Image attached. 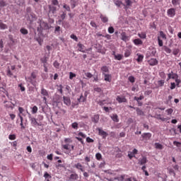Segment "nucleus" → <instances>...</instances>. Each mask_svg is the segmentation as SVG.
Returning <instances> with one entry per match:
<instances>
[{"label":"nucleus","mask_w":181,"mask_h":181,"mask_svg":"<svg viewBox=\"0 0 181 181\" xmlns=\"http://www.w3.org/2000/svg\"><path fill=\"white\" fill-rule=\"evenodd\" d=\"M36 77H37L36 74L35 72H32L30 74V76L29 77L25 76V78L28 83H30L32 86H34V87H36V84H37Z\"/></svg>","instance_id":"nucleus-1"},{"label":"nucleus","mask_w":181,"mask_h":181,"mask_svg":"<svg viewBox=\"0 0 181 181\" xmlns=\"http://www.w3.org/2000/svg\"><path fill=\"white\" fill-rule=\"evenodd\" d=\"M52 28L51 25H49V24L45 21H40V27L37 28V32H42V30H49Z\"/></svg>","instance_id":"nucleus-2"},{"label":"nucleus","mask_w":181,"mask_h":181,"mask_svg":"<svg viewBox=\"0 0 181 181\" xmlns=\"http://www.w3.org/2000/svg\"><path fill=\"white\" fill-rule=\"evenodd\" d=\"M28 118L33 127H40V124H39V122H37V121L36 120V118L33 117L32 115H30V114H29Z\"/></svg>","instance_id":"nucleus-3"},{"label":"nucleus","mask_w":181,"mask_h":181,"mask_svg":"<svg viewBox=\"0 0 181 181\" xmlns=\"http://www.w3.org/2000/svg\"><path fill=\"white\" fill-rule=\"evenodd\" d=\"M167 14L169 18H174L175 15H176V9L173 8H169L167 11Z\"/></svg>","instance_id":"nucleus-4"},{"label":"nucleus","mask_w":181,"mask_h":181,"mask_svg":"<svg viewBox=\"0 0 181 181\" xmlns=\"http://www.w3.org/2000/svg\"><path fill=\"white\" fill-rule=\"evenodd\" d=\"M97 130L98 131V134L100 136H103L104 139L107 138L108 133H107L105 131L103 130L102 129L98 128Z\"/></svg>","instance_id":"nucleus-5"},{"label":"nucleus","mask_w":181,"mask_h":181,"mask_svg":"<svg viewBox=\"0 0 181 181\" xmlns=\"http://www.w3.org/2000/svg\"><path fill=\"white\" fill-rule=\"evenodd\" d=\"M63 100L64 104H65V105H67L68 107H70V105H71V100H70V98L64 96Z\"/></svg>","instance_id":"nucleus-6"},{"label":"nucleus","mask_w":181,"mask_h":181,"mask_svg":"<svg viewBox=\"0 0 181 181\" xmlns=\"http://www.w3.org/2000/svg\"><path fill=\"white\" fill-rule=\"evenodd\" d=\"M124 179H125V175H120L119 177H116L113 179H107V180H108V181H115V180L124 181Z\"/></svg>","instance_id":"nucleus-7"},{"label":"nucleus","mask_w":181,"mask_h":181,"mask_svg":"<svg viewBox=\"0 0 181 181\" xmlns=\"http://www.w3.org/2000/svg\"><path fill=\"white\" fill-rule=\"evenodd\" d=\"M92 122H94V124H98V122L100 121V115H95L91 117Z\"/></svg>","instance_id":"nucleus-8"},{"label":"nucleus","mask_w":181,"mask_h":181,"mask_svg":"<svg viewBox=\"0 0 181 181\" xmlns=\"http://www.w3.org/2000/svg\"><path fill=\"white\" fill-rule=\"evenodd\" d=\"M148 63L150 66H156L158 64V59L155 58H151L150 60L148 61Z\"/></svg>","instance_id":"nucleus-9"},{"label":"nucleus","mask_w":181,"mask_h":181,"mask_svg":"<svg viewBox=\"0 0 181 181\" xmlns=\"http://www.w3.org/2000/svg\"><path fill=\"white\" fill-rule=\"evenodd\" d=\"M134 110H136L137 115L140 117H144V115H145L144 111H142V110H141L139 107H134Z\"/></svg>","instance_id":"nucleus-10"},{"label":"nucleus","mask_w":181,"mask_h":181,"mask_svg":"<svg viewBox=\"0 0 181 181\" xmlns=\"http://www.w3.org/2000/svg\"><path fill=\"white\" fill-rule=\"evenodd\" d=\"M116 101H118L119 104H121V103H127V98L118 95L116 98Z\"/></svg>","instance_id":"nucleus-11"},{"label":"nucleus","mask_w":181,"mask_h":181,"mask_svg":"<svg viewBox=\"0 0 181 181\" xmlns=\"http://www.w3.org/2000/svg\"><path fill=\"white\" fill-rule=\"evenodd\" d=\"M77 46L78 47L79 52H81L82 53H86V50H84L86 47L84 46V45L79 42L78 43Z\"/></svg>","instance_id":"nucleus-12"},{"label":"nucleus","mask_w":181,"mask_h":181,"mask_svg":"<svg viewBox=\"0 0 181 181\" xmlns=\"http://www.w3.org/2000/svg\"><path fill=\"white\" fill-rule=\"evenodd\" d=\"M148 162V159L146 157L144 156L142 158H140L139 160V165H145Z\"/></svg>","instance_id":"nucleus-13"},{"label":"nucleus","mask_w":181,"mask_h":181,"mask_svg":"<svg viewBox=\"0 0 181 181\" xmlns=\"http://www.w3.org/2000/svg\"><path fill=\"white\" fill-rule=\"evenodd\" d=\"M133 43L136 45V46H139L141 45H142L144 43V42L141 41V39L137 38L133 40Z\"/></svg>","instance_id":"nucleus-14"},{"label":"nucleus","mask_w":181,"mask_h":181,"mask_svg":"<svg viewBox=\"0 0 181 181\" xmlns=\"http://www.w3.org/2000/svg\"><path fill=\"white\" fill-rule=\"evenodd\" d=\"M100 70L103 72V75L106 74L105 73L110 72V69H108V66H102Z\"/></svg>","instance_id":"nucleus-15"},{"label":"nucleus","mask_w":181,"mask_h":181,"mask_svg":"<svg viewBox=\"0 0 181 181\" xmlns=\"http://www.w3.org/2000/svg\"><path fill=\"white\" fill-rule=\"evenodd\" d=\"M100 18L103 23H107L108 22V17H107V16L100 14Z\"/></svg>","instance_id":"nucleus-16"},{"label":"nucleus","mask_w":181,"mask_h":181,"mask_svg":"<svg viewBox=\"0 0 181 181\" xmlns=\"http://www.w3.org/2000/svg\"><path fill=\"white\" fill-rule=\"evenodd\" d=\"M103 76L105 77V81H108L109 83H111V80H112L111 74H103Z\"/></svg>","instance_id":"nucleus-17"},{"label":"nucleus","mask_w":181,"mask_h":181,"mask_svg":"<svg viewBox=\"0 0 181 181\" xmlns=\"http://www.w3.org/2000/svg\"><path fill=\"white\" fill-rule=\"evenodd\" d=\"M141 136L144 138V139H151L152 137V134L151 133H144Z\"/></svg>","instance_id":"nucleus-18"},{"label":"nucleus","mask_w":181,"mask_h":181,"mask_svg":"<svg viewBox=\"0 0 181 181\" xmlns=\"http://www.w3.org/2000/svg\"><path fill=\"white\" fill-rule=\"evenodd\" d=\"M41 94L43 95V97H49V92L44 88H42L41 89Z\"/></svg>","instance_id":"nucleus-19"},{"label":"nucleus","mask_w":181,"mask_h":181,"mask_svg":"<svg viewBox=\"0 0 181 181\" xmlns=\"http://www.w3.org/2000/svg\"><path fill=\"white\" fill-rule=\"evenodd\" d=\"M0 29L1 30H5V29H8V25L4 23L1 20H0Z\"/></svg>","instance_id":"nucleus-20"},{"label":"nucleus","mask_w":181,"mask_h":181,"mask_svg":"<svg viewBox=\"0 0 181 181\" xmlns=\"http://www.w3.org/2000/svg\"><path fill=\"white\" fill-rule=\"evenodd\" d=\"M121 36V39L123 42H128V36H127V33L125 32L122 33Z\"/></svg>","instance_id":"nucleus-21"},{"label":"nucleus","mask_w":181,"mask_h":181,"mask_svg":"<svg viewBox=\"0 0 181 181\" xmlns=\"http://www.w3.org/2000/svg\"><path fill=\"white\" fill-rule=\"evenodd\" d=\"M168 80H170V78H173V80H175V78H177V77H179V75H177V74H174L172 75V74H168Z\"/></svg>","instance_id":"nucleus-22"},{"label":"nucleus","mask_w":181,"mask_h":181,"mask_svg":"<svg viewBox=\"0 0 181 181\" xmlns=\"http://www.w3.org/2000/svg\"><path fill=\"white\" fill-rule=\"evenodd\" d=\"M111 119L114 122H119V119H118V115L114 114L112 116H111Z\"/></svg>","instance_id":"nucleus-23"},{"label":"nucleus","mask_w":181,"mask_h":181,"mask_svg":"<svg viewBox=\"0 0 181 181\" xmlns=\"http://www.w3.org/2000/svg\"><path fill=\"white\" fill-rule=\"evenodd\" d=\"M69 179L71 180H77V179H78V175L76 173L71 174Z\"/></svg>","instance_id":"nucleus-24"},{"label":"nucleus","mask_w":181,"mask_h":181,"mask_svg":"<svg viewBox=\"0 0 181 181\" xmlns=\"http://www.w3.org/2000/svg\"><path fill=\"white\" fill-rule=\"evenodd\" d=\"M137 59H136V62L138 63H141V62L144 61V55L141 54H137Z\"/></svg>","instance_id":"nucleus-25"},{"label":"nucleus","mask_w":181,"mask_h":181,"mask_svg":"<svg viewBox=\"0 0 181 181\" xmlns=\"http://www.w3.org/2000/svg\"><path fill=\"white\" fill-rule=\"evenodd\" d=\"M18 117L21 119L20 125L21 127V129H25V126L23 125V117H22V115H21V114H18Z\"/></svg>","instance_id":"nucleus-26"},{"label":"nucleus","mask_w":181,"mask_h":181,"mask_svg":"<svg viewBox=\"0 0 181 181\" xmlns=\"http://www.w3.org/2000/svg\"><path fill=\"white\" fill-rule=\"evenodd\" d=\"M60 30H61L60 26L57 25V26L55 27L54 33L55 35H57V36H59V35H60Z\"/></svg>","instance_id":"nucleus-27"},{"label":"nucleus","mask_w":181,"mask_h":181,"mask_svg":"<svg viewBox=\"0 0 181 181\" xmlns=\"http://www.w3.org/2000/svg\"><path fill=\"white\" fill-rule=\"evenodd\" d=\"M131 56V49H126L124 50V57H129Z\"/></svg>","instance_id":"nucleus-28"},{"label":"nucleus","mask_w":181,"mask_h":181,"mask_svg":"<svg viewBox=\"0 0 181 181\" xmlns=\"http://www.w3.org/2000/svg\"><path fill=\"white\" fill-rule=\"evenodd\" d=\"M75 168H76V169H79V170H81V172H84V170L83 169V165L80 163L76 164Z\"/></svg>","instance_id":"nucleus-29"},{"label":"nucleus","mask_w":181,"mask_h":181,"mask_svg":"<svg viewBox=\"0 0 181 181\" xmlns=\"http://www.w3.org/2000/svg\"><path fill=\"white\" fill-rule=\"evenodd\" d=\"M20 32L22 35H28L29 33V31L25 28H21Z\"/></svg>","instance_id":"nucleus-30"},{"label":"nucleus","mask_w":181,"mask_h":181,"mask_svg":"<svg viewBox=\"0 0 181 181\" xmlns=\"http://www.w3.org/2000/svg\"><path fill=\"white\" fill-rule=\"evenodd\" d=\"M4 104H5L4 107L6 108H11L12 107L11 102H8L6 100H4Z\"/></svg>","instance_id":"nucleus-31"},{"label":"nucleus","mask_w":181,"mask_h":181,"mask_svg":"<svg viewBox=\"0 0 181 181\" xmlns=\"http://www.w3.org/2000/svg\"><path fill=\"white\" fill-rule=\"evenodd\" d=\"M138 36L140 39H146V33H138Z\"/></svg>","instance_id":"nucleus-32"},{"label":"nucleus","mask_w":181,"mask_h":181,"mask_svg":"<svg viewBox=\"0 0 181 181\" xmlns=\"http://www.w3.org/2000/svg\"><path fill=\"white\" fill-rule=\"evenodd\" d=\"M155 146L156 149H163V146L159 143H155Z\"/></svg>","instance_id":"nucleus-33"},{"label":"nucleus","mask_w":181,"mask_h":181,"mask_svg":"<svg viewBox=\"0 0 181 181\" xmlns=\"http://www.w3.org/2000/svg\"><path fill=\"white\" fill-rule=\"evenodd\" d=\"M81 103H86V100H87V95L86 96H83V94L80 96Z\"/></svg>","instance_id":"nucleus-34"},{"label":"nucleus","mask_w":181,"mask_h":181,"mask_svg":"<svg viewBox=\"0 0 181 181\" xmlns=\"http://www.w3.org/2000/svg\"><path fill=\"white\" fill-rule=\"evenodd\" d=\"M163 49H164V51L168 54H170L172 53V49H170V48L166 47V46H164L163 47Z\"/></svg>","instance_id":"nucleus-35"},{"label":"nucleus","mask_w":181,"mask_h":181,"mask_svg":"<svg viewBox=\"0 0 181 181\" xmlns=\"http://www.w3.org/2000/svg\"><path fill=\"white\" fill-rule=\"evenodd\" d=\"M158 87H163L165 85V80H160L158 81Z\"/></svg>","instance_id":"nucleus-36"},{"label":"nucleus","mask_w":181,"mask_h":181,"mask_svg":"<svg viewBox=\"0 0 181 181\" xmlns=\"http://www.w3.org/2000/svg\"><path fill=\"white\" fill-rule=\"evenodd\" d=\"M179 52H180V49L175 48L173 51V54H174V56H177V54H179Z\"/></svg>","instance_id":"nucleus-37"},{"label":"nucleus","mask_w":181,"mask_h":181,"mask_svg":"<svg viewBox=\"0 0 181 181\" xmlns=\"http://www.w3.org/2000/svg\"><path fill=\"white\" fill-rule=\"evenodd\" d=\"M49 12H52V13H54L56 12V7L49 6Z\"/></svg>","instance_id":"nucleus-38"},{"label":"nucleus","mask_w":181,"mask_h":181,"mask_svg":"<svg viewBox=\"0 0 181 181\" xmlns=\"http://www.w3.org/2000/svg\"><path fill=\"white\" fill-rule=\"evenodd\" d=\"M115 60H122V54H118L117 55H115Z\"/></svg>","instance_id":"nucleus-39"},{"label":"nucleus","mask_w":181,"mask_h":181,"mask_svg":"<svg viewBox=\"0 0 181 181\" xmlns=\"http://www.w3.org/2000/svg\"><path fill=\"white\" fill-rule=\"evenodd\" d=\"M165 112H167L168 115H172L173 114V109L169 108L165 110Z\"/></svg>","instance_id":"nucleus-40"},{"label":"nucleus","mask_w":181,"mask_h":181,"mask_svg":"<svg viewBox=\"0 0 181 181\" xmlns=\"http://www.w3.org/2000/svg\"><path fill=\"white\" fill-rule=\"evenodd\" d=\"M124 2L126 4V6H132V1L131 0H124Z\"/></svg>","instance_id":"nucleus-41"},{"label":"nucleus","mask_w":181,"mask_h":181,"mask_svg":"<svg viewBox=\"0 0 181 181\" xmlns=\"http://www.w3.org/2000/svg\"><path fill=\"white\" fill-rule=\"evenodd\" d=\"M124 2L126 4V6H132V1L131 0H124Z\"/></svg>","instance_id":"nucleus-42"},{"label":"nucleus","mask_w":181,"mask_h":181,"mask_svg":"<svg viewBox=\"0 0 181 181\" xmlns=\"http://www.w3.org/2000/svg\"><path fill=\"white\" fill-rule=\"evenodd\" d=\"M107 30H108V33L110 34H112V33H114V32H115V30L114 29V27H112V26L109 27Z\"/></svg>","instance_id":"nucleus-43"},{"label":"nucleus","mask_w":181,"mask_h":181,"mask_svg":"<svg viewBox=\"0 0 181 181\" xmlns=\"http://www.w3.org/2000/svg\"><path fill=\"white\" fill-rule=\"evenodd\" d=\"M71 127L74 129H78V124L77 122L72 123Z\"/></svg>","instance_id":"nucleus-44"},{"label":"nucleus","mask_w":181,"mask_h":181,"mask_svg":"<svg viewBox=\"0 0 181 181\" xmlns=\"http://www.w3.org/2000/svg\"><path fill=\"white\" fill-rule=\"evenodd\" d=\"M115 5H116V6H118V8H119V6H121L122 5V1L117 0L115 1Z\"/></svg>","instance_id":"nucleus-45"},{"label":"nucleus","mask_w":181,"mask_h":181,"mask_svg":"<svg viewBox=\"0 0 181 181\" xmlns=\"http://www.w3.org/2000/svg\"><path fill=\"white\" fill-rule=\"evenodd\" d=\"M53 66L54 67H55V69H59V67H60V64L59 63V62L54 61L53 63Z\"/></svg>","instance_id":"nucleus-46"},{"label":"nucleus","mask_w":181,"mask_h":181,"mask_svg":"<svg viewBox=\"0 0 181 181\" xmlns=\"http://www.w3.org/2000/svg\"><path fill=\"white\" fill-rule=\"evenodd\" d=\"M158 46L160 47H162V46H163V41L160 40V37H158Z\"/></svg>","instance_id":"nucleus-47"},{"label":"nucleus","mask_w":181,"mask_h":181,"mask_svg":"<svg viewBox=\"0 0 181 181\" xmlns=\"http://www.w3.org/2000/svg\"><path fill=\"white\" fill-rule=\"evenodd\" d=\"M71 39H73L74 40H75V42H78V38L77 37V36L74 34H71L70 35Z\"/></svg>","instance_id":"nucleus-48"},{"label":"nucleus","mask_w":181,"mask_h":181,"mask_svg":"<svg viewBox=\"0 0 181 181\" xmlns=\"http://www.w3.org/2000/svg\"><path fill=\"white\" fill-rule=\"evenodd\" d=\"M8 139H10V141H15V139H16V136L15 134H10L8 136Z\"/></svg>","instance_id":"nucleus-49"},{"label":"nucleus","mask_w":181,"mask_h":181,"mask_svg":"<svg viewBox=\"0 0 181 181\" xmlns=\"http://www.w3.org/2000/svg\"><path fill=\"white\" fill-rule=\"evenodd\" d=\"M95 158L98 160H101V158H103V156L100 153H97L95 154Z\"/></svg>","instance_id":"nucleus-50"},{"label":"nucleus","mask_w":181,"mask_h":181,"mask_svg":"<svg viewBox=\"0 0 181 181\" xmlns=\"http://www.w3.org/2000/svg\"><path fill=\"white\" fill-rule=\"evenodd\" d=\"M35 40H37L40 46H42V43H43V40H42L40 37L35 38Z\"/></svg>","instance_id":"nucleus-51"},{"label":"nucleus","mask_w":181,"mask_h":181,"mask_svg":"<svg viewBox=\"0 0 181 181\" xmlns=\"http://www.w3.org/2000/svg\"><path fill=\"white\" fill-rule=\"evenodd\" d=\"M168 172H169L170 175H173L174 177H176V173H175V170L173 169L170 168L168 170Z\"/></svg>","instance_id":"nucleus-52"},{"label":"nucleus","mask_w":181,"mask_h":181,"mask_svg":"<svg viewBox=\"0 0 181 181\" xmlns=\"http://www.w3.org/2000/svg\"><path fill=\"white\" fill-rule=\"evenodd\" d=\"M134 100L135 101H140L141 100H144V96L143 95H140L139 97H134Z\"/></svg>","instance_id":"nucleus-53"},{"label":"nucleus","mask_w":181,"mask_h":181,"mask_svg":"<svg viewBox=\"0 0 181 181\" xmlns=\"http://www.w3.org/2000/svg\"><path fill=\"white\" fill-rule=\"evenodd\" d=\"M160 36L162 37V39L166 40V34H165L163 31H160Z\"/></svg>","instance_id":"nucleus-54"},{"label":"nucleus","mask_w":181,"mask_h":181,"mask_svg":"<svg viewBox=\"0 0 181 181\" xmlns=\"http://www.w3.org/2000/svg\"><path fill=\"white\" fill-rule=\"evenodd\" d=\"M44 177L45 179H52V175L47 173V172H45L44 174Z\"/></svg>","instance_id":"nucleus-55"},{"label":"nucleus","mask_w":181,"mask_h":181,"mask_svg":"<svg viewBox=\"0 0 181 181\" xmlns=\"http://www.w3.org/2000/svg\"><path fill=\"white\" fill-rule=\"evenodd\" d=\"M31 112H32V114H36L37 112V106H34L32 108Z\"/></svg>","instance_id":"nucleus-56"},{"label":"nucleus","mask_w":181,"mask_h":181,"mask_svg":"<svg viewBox=\"0 0 181 181\" xmlns=\"http://www.w3.org/2000/svg\"><path fill=\"white\" fill-rule=\"evenodd\" d=\"M180 1V0H172V4H173V5H174V6H176L179 5Z\"/></svg>","instance_id":"nucleus-57"},{"label":"nucleus","mask_w":181,"mask_h":181,"mask_svg":"<svg viewBox=\"0 0 181 181\" xmlns=\"http://www.w3.org/2000/svg\"><path fill=\"white\" fill-rule=\"evenodd\" d=\"M173 145H175V146H177V148H180L181 146V143L179 141H173Z\"/></svg>","instance_id":"nucleus-58"},{"label":"nucleus","mask_w":181,"mask_h":181,"mask_svg":"<svg viewBox=\"0 0 181 181\" xmlns=\"http://www.w3.org/2000/svg\"><path fill=\"white\" fill-rule=\"evenodd\" d=\"M18 87H20V90L21 91H25V90H26V88H25V86H23V85L22 83L18 84Z\"/></svg>","instance_id":"nucleus-59"},{"label":"nucleus","mask_w":181,"mask_h":181,"mask_svg":"<svg viewBox=\"0 0 181 181\" xmlns=\"http://www.w3.org/2000/svg\"><path fill=\"white\" fill-rule=\"evenodd\" d=\"M179 77L175 78L174 79H175V83H176V86H177V87H179V85L181 83L180 79L178 78Z\"/></svg>","instance_id":"nucleus-60"},{"label":"nucleus","mask_w":181,"mask_h":181,"mask_svg":"<svg viewBox=\"0 0 181 181\" xmlns=\"http://www.w3.org/2000/svg\"><path fill=\"white\" fill-rule=\"evenodd\" d=\"M129 81H130V83H135V77H134L133 76H130L129 77Z\"/></svg>","instance_id":"nucleus-61"},{"label":"nucleus","mask_w":181,"mask_h":181,"mask_svg":"<svg viewBox=\"0 0 181 181\" xmlns=\"http://www.w3.org/2000/svg\"><path fill=\"white\" fill-rule=\"evenodd\" d=\"M86 77H88V78H91L93 77V74L90 72L85 73Z\"/></svg>","instance_id":"nucleus-62"},{"label":"nucleus","mask_w":181,"mask_h":181,"mask_svg":"<svg viewBox=\"0 0 181 181\" xmlns=\"http://www.w3.org/2000/svg\"><path fill=\"white\" fill-rule=\"evenodd\" d=\"M76 77V74H74L73 72L69 73V78L70 80H73Z\"/></svg>","instance_id":"nucleus-63"},{"label":"nucleus","mask_w":181,"mask_h":181,"mask_svg":"<svg viewBox=\"0 0 181 181\" xmlns=\"http://www.w3.org/2000/svg\"><path fill=\"white\" fill-rule=\"evenodd\" d=\"M90 25V26H92V28H95L97 29V24L95 23V22L91 21Z\"/></svg>","instance_id":"nucleus-64"}]
</instances>
